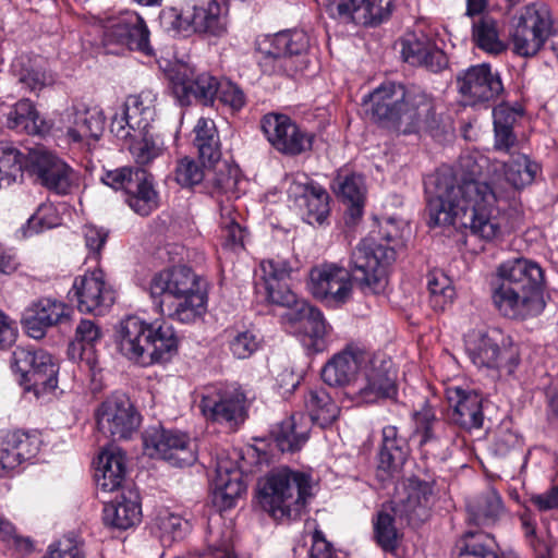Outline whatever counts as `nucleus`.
I'll list each match as a JSON object with an SVG mask.
<instances>
[{
  "label": "nucleus",
  "mask_w": 558,
  "mask_h": 558,
  "mask_svg": "<svg viewBox=\"0 0 558 558\" xmlns=\"http://www.w3.org/2000/svg\"><path fill=\"white\" fill-rule=\"evenodd\" d=\"M371 353L356 344H350L333 355L323 367L322 378L331 387L350 385L356 374L369 361Z\"/></svg>",
  "instance_id": "cd10ccee"
},
{
  "label": "nucleus",
  "mask_w": 558,
  "mask_h": 558,
  "mask_svg": "<svg viewBox=\"0 0 558 558\" xmlns=\"http://www.w3.org/2000/svg\"><path fill=\"white\" fill-rule=\"evenodd\" d=\"M403 498L397 502L395 509L404 515L410 523H420L427 519L433 499V488L429 483L418 478H411L404 485Z\"/></svg>",
  "instance_id": "7c9ffc66"
},
{
  "label": "nucleus",
  "mask_w": 558,
  "mask_h": 558,
  "mask_svg": "<svg viewBox=\"0 0 558 558\" xmlns=\"http://www.w3.org/2000/svg\"><path fill=\"white\" fill-rule=\"evenodd\" d=\"M193 20V7L190 5L182 10L169 8L163 10L160 15L161 24L167 31L183 35L194 33Z\"/></svg>",
  "instance_id": "6e6d98bb"
},
{
  "label": "nucleus",
  "mask_w": 558,
  "mask_h": 558,
  "mask_svg": "<svg viewBox=\"0 0 558 558\" xmlns=\"http://www.w3.org/2000/svg\"><path fill=\"white\" fill-rule=\"evenodd\" d=\"M267 300L271 304L286 307L287 311L299 307V303L304 300H299L296 294L287 286L286 281H279L276 284L268 283L265 286Z\"/></svg>",
  "instance_id": "69168bd1"
},
{
  "label": "nucleus",
  "mask_w": 558,
  "mask_h": 558,
  "mask_svg": "<svg viewBox=\"0 0 558 558\" xmlns=\"http://www.w3.org/2000/svg\"><path fill=\"white\" fill-rule=\"evenodd\" d=\"M157 95L149 89L130 95L121 111L110 123L111 133L120 140H130L129 150L138 166L149 165L162 155L163 141L155 132Z\"/></svg>",
  "instance_id": "39448f33"
},
{
  "label": "nucleus",
  "mask_w": 558,
  "mask_h": 558,
  "mask_svg": "<svg viewBox=\"0 0 558 558\" xmlns=\"http://www.w3.org/2000/svg\"><path fill=\"white\" fill-rule=\"evenodd\" d=\"M287 183L288 199L299 209L304 221L322 225L330 210L327 191L305 174L291 175L287 178Z\"/></svg>",
  "instance_id": "6ab92c4d"
},
{
  "label": "nucleus",
  "mask_w": 558,
  "mask_h": 558,
  "mask_svg": "<svg viewBox=\"0 0 558 558\" xmlns=\"http://www.w3.org/2000/svg\"><path fill=\"white\" fill-rule=\"evenodd\" d=\"M219 100L233 112H239L246 105V95L243 89L231 81H219Z\"/></svg>",
  "instance_id": "338daca9"
},
{
  "label": "nucleus",
  "mask_w": 558,
  "mask_h": 558,
  "mask_svg": "<svg viewBox=\"0 0 558 558\" xmlns=\"http://www.w3.org/2000/svg\"><path fill=\"white\" fill-rule=\"evenodd\" d=\"M429 227L457 226L490 241L500 234L501 194L488 182L440 167L426 182Z\"/></svg>",
  "instance_id": "f257e3e1"
},
{
  "label": "nucleus",
  "mask_w": 558,
  "mask_h": 558,
  "mask_svg": "<svg viewBox=\"0 0 558 558\" xmlns=\"http://www.w3.org/2000/svg\"><path fill=\"white\" fill-rule=\"evenodd\" d=\"M408 446L399 436L398 428L387 425L381 429V445L378 453V471L390 476L399 472L408 458Z\"/></svg>",
  "instance_id": "f704fd0d"
},
{
  "label": "nucleus",
  "mask_w": 558,
  "mask_h": 558,
  "mask_svg": "<svg viewBox=\"0 0 558 558\" xmlns=\"http://www.w3.org/2000/svg\"><path fill=\"white\" fill-rule=\"evenodd\" d=\"M415 424L414 435H420V446L437 440L435 427L438 423L435 411L428 407H423L413 414Z\"/></svg>",
  "instance_id": "bf43d9fd"
},
{
  "label": "nucleus",
  "mask_w": 558,
  "mask_h": 558,
  "mask_svg": "<svg viewBox=\"0 0 558 558\" xmlns=\"http://www.w3.org/2000/svg\"><path fill=\"white\" fill-rule=\"evenodd\" d=\"M27 172L49 193L65 196L78 187L76 171L57 155L35 149L28 154Z\"/></svg>",
  "instance_id": "f8f14e48"
},
{
  "label": "nucleus",
  "mask_w": 558,
  "mask_h": 558,
  "mask_svg": "<svg viewBox=\"0 0 558 558\" xmlns=\"http://www.w3.org/2000/svg\"><path fill=\"white\" fill-rule=\"evenodd\" d=\"M332 189L338 197L349 205V213L352 218L362 216V208L365 198L364 178L356 173H339L333 180Z\"/></svg>",
  "instance_id": "ea45409f"
},
{
  "label": "nucleus",
  "mask_w": 558,
  "mask_h": 558,
  "mask_svg": "<svg viewBox=\"0 0 558 558\" xmlns=\"http://www.w3.org/2000/svg\"><path fill=\"white\" fill-rule=\"evenodd\" d=\"M398 45L402 60L413 66H422L433 73L448 68L447 54L423 33H407Z\"/></svg>",
  "instance_id": "393cba45"
},
{
  "label": "nucleus",
  "mask_w": 558,
  "mask_h": 558,
  "mask_svg": "<svg viewBox=\"0 0 558 558\" xmlns=\"http://www.w3.org/2000/svg\"><path fill=\"white\" fill-rule=\"evenodd\" d=\"M116 342L122 355L143 365L167 362L178 350V337L172 326L148 324L135 315L119 323Z\"/></svg>",
  "instance_id": "0eeeda50"
},
{
  "label": "nucleus",
  "mask_w": 558,
  "mask_h": 558,
  "mask_svg": "<svg viewBox=\"0 0 558 558\" xmlns=\"http://www.w3.org/2000/svg\"><path fill=\"white\" fill-rule=\"evenodd\" d=\"M352 276L356 281V276L361 277L360 271H353L352 265L350 271L335 263H324L311 269L307 287L316 300L328 306L338 307L352 296ZM360 284L363 289H368Z\"/></svg>",
  "instance_id": "9b49d317"
},
{
  "label": "nucleus",
  "mask_w": 558,
  "mask_h": 558,
  "mask_svg": "<svg viewBox=\"0 0 558 558\" xmlns=\"http://www.w3.org/2000/svg\"><path fill=\"white\" fill-rule=\"evenodd\" d=\"M28 155L25 156L12 143L0 142V189L8 187L23 180L27 171Z\"/></svg>",
  "instance_id": "79ce46f5"
},
{
  "label": "nucleus",
  "mask_w": 558,
  "mask_h": 558,
  "mask_svg": "<svg viewBox=\"0 0 558 558\" xmlns=\"http://www.w3.org/2000/svg\"><path fill=\"white\" fill-rule=\"evenodd\" d=\"M457 88L470 105L494 101L504 93L500 74L490 64L471 65L460 71L456 77Z\"/></svg>",
  "instance_id": "4be33fe9"
},
{
  "label": "nucleus",
  "mask_w": 558,
  "mask_h": 558,
  "mask_svg": "<svg viewBox=\"0 0 558 558\" xmlns=\"http://www.w3.org/2000/svg\"><path fill=\"white\" fill-rule=\"evenodd\" d=\"M141 168L134 167H121L114 170L106 171L101 178V181L116 191H123L124 193L133 182L134 177L137 172H141Z\"/></svg>",
  "instance_id": "774afa93"
},
{
  "label": "nucleus",
  "mask_w": 558,
  "mask_h": 558,
  "mask_svg": "<svg viewBox=\"0 0 558 558\" xmlns=\"http://www.w3.org/2000/svg\"><path fill=\"white\" fill-rule=\"evenodd\" d=\"M216 473L213 502L220 510H226L234 506L235 500L245 493L246 487L242 481L241 471L228 461H219Z\"/></svg>",
  "instance_id": "473e14b6"
},
{
  "label": "nucleus",
  "mask_w": 558,
  "mask_h": 558,
  "mask_svg": "<svg viewBox=\"0 0 558 558\" xmlns=\"http://www.w3.org/2000/svg\"><path fill=\"white\" fill-rule=\"evenodd\" d=\"M201 410L207 418L235 429L246 417L245 396L234 386H208L202 396Z\"/></svg>",
  "instance_id": "dca6fc26"
},
{
  "label": "nucleus",
  "mask_w": 558,
  "mask_h": 558,
  "mask_svg": "<svg viewBox=\"0 0 558 558\" xmlns=\"http://www.w3.org/2000/svg\"><path fill=\"white\" fill-rule=\"evenodd\" d=\"M58 226V217L51 206H40L37 211L22 227L24 236L40 233Z\"/></svg>",
  "instance_id": "e2e57ef3"
},
{
  "label": "nucleus",
  "mask_w": 558,
  "mask_h": 558,
  "mask_svg": "<svg viewBox=\"0 0 558 558\" xmlns=\"http://www.w3.org/2000/svg\"><path fill=\"white\" fill-rule=\"evenodd\" d=\"M208 174L207 169L186 156L178 160L174 169V180L182 187H193L206 179Z\"/></svg>",
  "instance_id": "13d9d810"
},
{
  "label": "nucleus",
  "mask_w": 558,
  "mask_h": 558,
  "mask_svg": "<svg viewBox=\"0 0 558 558\" xmlns=\"http://www.w3.org/2000/svg\"><path fill=\"white\" fill-rule=\"evenodd\" d=\"M308 49L310 37L302 29L282 31L258 44V51L264 56V60H282V65L294 72L307 68Z\"/></svg>",
  "instance_id": "a211bd4d"
},
{
  "label": "nucleus",
  "mask_w": 558,
  "mask_h": 558,
  "mask_svg": "<svg viewBox=\"0 0 558 558\" xmlns=\"http://www.w3.org/2000/svg\"><path fill=\"white\" fill-rule=\"evenodd\" d=\"M259 347V340L251 330L235 331L229 341V349L236 359H247Z\"/></svg>",
  "instance_id": "0e129e2a"
},
{
  "label": "nucleus",
  "mask_w": 558,
  "mask_h": 558,
  "mask_svg": "<svg viewBox=\"0 0 558 558\" xmlns=\"http://www.w3.org/2000/svg\"><path fill=\"white\" fill-rule=\"evenodd\" d=\"M227 13L226 4L211 0L207 7L193 5V27L194 33L207 34L220 37L227 33Z\"/></svg>",
  "instance_id": "58836bf2"
},
{
  "label": "nucleus",
  "mask_w": 558,
  "mask_h": 558,
  "mask_svg": "<svg viewBox=\"0 0 558 558\" xmlns=\"http://www.w3.org/2000/svg\"><path fill=\"white\" fill-rule=\"evenodd\" d=\"M70 312L63 302L52 298H41L25 310L22 324L29 337L41 339L47 329L68 320Z\"/></svg>",
  "instance_id": "bb28decb"
},
{
  "label": "nucleus",
  "mask_w": 558,
  "mask_h": 558,
  "mask_svg": "<svg viewBox=\"0 0 558 558\" xmlns=\"http://www.w3.org/2000/svg\"><path fill=\"white\" fill-rule=\"evenodd\" d=\"M38 451L36 436L20 430L0 433V477L36 457Z\"/></svg>",
  "instance_id": "c756f323"
},
{
  "label": "nucleus",
  "mask_w": 558,
  "mask_h": 558,
  "mask_svg": "<svg viewBox=\"0 0 558 558\" xmlns=\"http://www.w3.org/2000/svg\"><path fill=\"white\" fill-rule=\"evenodd\" d=\"M281 318L283 323L296 326L311 339H319L326 335V322L322 312L305 301L299 303L298 308L286 311Z\"/></svg>",
  "instance_id": "4c0bfd02"
},
{
  "label": "nucleus",
  "mask_w": 558,
  "mask_h": 558,
  "mask_svg": "<svg viewBox=\"0 0 558 558\" xmlns=\"http://www.w3.org/2000/svg\"><path fill=\"white\" fill-rule=\"evenodd\" d=\"M551 28L553 21L546 10L525 7L511 21L510 40L513 52L523 58L534 57L549 38Z\"/></svg>",
  "instance_id": "4468645a"
},
{
  "label": "nucleus",
  "mask_w": 558,
  "mask_h": 558,
  "mask_svg": "<svg viewBox=\"0 0 558 558\" xmlns=\"http://www.w3.org/2000/svg\"><path fill=\"white\" fill-rule=\"evenodd\" d=\"M313 487L310 473L275 468L258 482L259 504L277 521H295L306 512L314 497Z\"/></svg>",
  "instance_id": "423d86ee"
},
{
  "label": "nucleus",
  "mask_w": 558,
  "mask_h": 558,
  "mask_svg": "<svg viewBox=\"0 0 558 558\" xmlns=\"http://www.w3.org/2000/svg\"><path fill=\"white\" fill-rule=\"evenodd\" d=\"M171 88L181 106H189L194 100L204 105H213L219 90V80L210 73H196L195 69L181 64L173 70Z\"/></svg>",
  "instance_id": "412c9836"
},
{
  "label": "nucleus",
  "mask_w": 558,
  "mask_h": 558,
  "mask_svg": "<svg viewBox=\"0 0 558 558\" xmlns=\"http://www.w3.org/2000/svg\"><path fill=\"white\" fill-rule=\"evenodd\" d=\"M521 527L529 545L535 551L536 558L544 556H553L548 545L537 534V524L535 518L529 510H524L520 514Z\"/></svg>",
  "instance_id": "680f3d73"
},
{
  "label": "nucleus",
  "mask_w": 558,
  "mask_h": 558,
  "mask_svg": "<svg viewBox=\"0 0 558 558\" xmlns=\"http://www.w3.org/2000/svg\"><path fill=\"white\" fill-rule=\"evenodd\" d=\"M311 421L322 428L331 425L340 415V407L324 388L311 389L305 397Z\"/></svg>",
  "instance_id": "a19ab883"
},
{
  "label": "nucleus",
  "mask_w": 558,
  "mask_h": 558,
  "mask_svg": "<svg viewBox=\"0 0 558 558\" xmlns=\"http://www.w3.org/2000/svg\"><path fill=\"white\" fill-rule=\"evenodd\" d=\"M365 112L381 128L409 135L437 126L434 98L418 87L385 83L363 98Z\"/></svg>",
  "instance_id": "f03ea898"
},
{
  "label": "nucleus",
  "mask_w": 558,
  "mask_h": 558,
  "mask_svg": "<svg viewBox=\"0 0 558 558\" xmlns=\"http://www.w3.org/2000/svg\"><path fill=\"white\" fill-rule=\"evenodd\" d=\"M11 368L19 374V383L36 398L44 397L58 387L59 367L51 354L43 349L16 347L11 356Z\"/></svg>",
  "instance_id": "9d476101"
},
{
  "label": "nucleus",
  "mask_w": 558,
  "mask_h": 558,
  "mask_svg": "<svg viewBox=\"0 0 558 558\" xmlns=\"http://www.w3.org/2000/svg\"><path fill=\"white\" fill-rule=\"evenodd\" d=\"M498 274L500 284L494 291L493 301L504 316L525 319L543 312L544 274L537 263L525 258L508 260L499 266Z\"/></svg>",
  "instance_id": "20e7f679"
},
{
  "label": "nucleus",
  "mask_w": 558,
  "mask_h": 558,
  "mask_svg": "<svg viewBox=\"0 0 558 558\" xmlns=\"http://www.w3.org/2000/svg\"><path fill=\"white\" fill-rule=\"evenodd\" d=\"M73 126L69 128L68 136L74 143L96 142L104 132L105 118L98 107H87L83 104L72 107Z\"/></svg>",
  "instance_id": "72a5a7b5"
},
{
  "label": "nucleus",
  "mask_w": 558,
  "mask_h": 558,
  "mask_svg": "<svg viewBox=\"0 0 558 558\" xmlns=\"http://www.w3.org/2000/svg\"><path fill=\"white\" fill-rule=\"evenodd\" d=\"M7 124L10 129L24 131L32 135L46 131L45 121L29 99H22L10 109Z\"/></svg>",
  "instance_id": "a18cd8bd"
},
{
  "label": "nucleus",
  "mask_w": 558,
  "mask_h": 558,
  "mask_svg": "<svg viewBox=\"0 0 558 558\" xmlns=\"http://www.w3.org/2000/svg\"><path fill=\"white\" fill-rule=\"evenodd\" d=\"M402 230L392 218L386 219L377 231H372L355 247L351 255L356 279L373 293L385 290L388 283V267L396 259V248L402 245Z\"/></svg>",
  "instance_id": "6e6552de"
},
{
  "label": "nucleus",
  "mask_w": 558,
  "mask_h": 558,
  "mask_svg": "<svg viewBox=\"0 0 558 558\" xmlns=\"http://www.w3.org/2000/svg\"><path fill=\"white\" fill-rule=\"evenodd\" d=\"M104 39L107 45H119L145 54L151 53L149 31L136 12L128 11L111 20L105 28Z\"/></svg>",
  "instance_id": "5701e85b"
},
{
  "label": "nucleus",
  "mask_w": 558,
  "mask_h": 558,
  "mask_svg": "<svg viewBox=\"0 0 558 558\" xmlns=\"http://www.w3.org/2000/svg\"><path fill=\"white\" fill-rule=\"evenodd\" d=\"M70 300L76 303L81 313L104 315L114 303L112 287L107 283L100 269L77 276L69 292Z\"/></svg>",
  "instance_id": "aec40b11"
},
{
  "label": "nucleus",
  "mask_w": 558,
  "mask_h": 558,
  "mask_svg": "<svg viewBox=\"0 0 558 558\" xmlns=\"http://www.w3.org/2000/svg\"><path fill=\"white\" fill-rule=\"evenodd\" d=\"M308 438V429L299 426L295 416L282 422L275 433V441L282 452H294L301 449Z\"/></svg>",
  "instance_id": "3c124183"
},
{
  "label": "nucleus",
  "mask_w": 558,
  "mask_h": 558,
  "mask_svg": "<svg viewBox=\"0 0 558 558\" xmlns=\"http://www.w3.org/2000/svg\"><path fill=\"white\" fill-rule=\"evenodd\" d=\"M206 189L210 194L235 193L239 183V169L228 163H222L214 171L207 169Z\"/></svg>",
  "instance_id": "603ef678"
},
{
  "label": "nucleus",
  "mask_w": 558,
  "mask_h": 558,
  "mask_svg": "<svg viewBox=\"0 0 558 558\" xmlns=\"http://www.w3.org/2000/svg\"><path fill=\"white\" fill-rule=\"evenodd\" d=\"M386 364L384 360L372 359L369 355V361L363 368V378L353 386L352 393L357 402L375 403L396 395L395 377Z\"/></svg>",
  "instance_id": "a878e982"
},
{
  "label": "nucleus",
  "mask_w": 558,
  "mask_h": 558,
  "mask_svg": "<svg viewBox=\"0 0 558 558\" xmlns=\"http://www.w3.org/2000/svg\"><path fill=\"white\" fill-rule=\"evenodd\" d=\"M144 452L153 459H162L173 466H190L197 459L196 445L185 434L150 426L143 433Z\"/></svg>",
  "instance_id": "ddd939ff"
},
{
  "label": "nucleus",
  "mask_w": 558,
  "mask_h": 558,
  "mask_svg": "<svg viewBox=\"0 0 558 558\" xmlns=\"http://www.w3.org/2000/svg\"><path fill=\"white\" fill-rule=\"evenodd\" d=\"M142 416L122 392H114L101 402L97 410V425L113 441L129 439L137 432Z\"/></svg>",
  "instance_id": "2eb2a0df"
},
{
  "label": "nucleus",
  "mask_w": 558,
  "mask_h": 558,
  "mask_svg": "<svg viewBox=\"0 0 558 558\" xmlns=\"http://www.w3.org/2000/svg\"><path fill=\"white\" fill-rule=\"evenodd\" d=\"M472 38L480 49L488 53L498 54L506 50V45L499 38L497 21L489 15H482L473 22Z\"/></svg>",
  "instance_id": "de8ad7c7"
},
{
  "label": "nucleus",
  "mask_w": 558,
  "mask_h": 558,
  "mask_svg": "<svg viewBox=\"0 0 558 558\" xmlns=\"http://www.w3.org/2000/svg\"><path fill=\"white\" fill-rule=\"evenodd\" d=\"M125 202L140 216H148L157 209L159 197L154 177L144 169L137 172L125 192Z\"/></svg>",
  "instance_id": "e433bc0d"
},
{
  "label": "nucleus",
  "mask_w": 558,
  "mask_h": 558,
  "mask_svg": "<svg viewBox=\"0 0 558 558\" xmlns=\"http://www.w3.org/2000/svg\"><path fill=\"white\" fill-rule=\"evenodd\" d=\"M193 132L195 134L193 145L199 158L209 163L218 161L221 157L220 138L214 120L199 118Z\"/></svg>",
  "instance_id": "37998d69"
},
{
  "label": "nucleus",
  "mask_w": 558,
  "mask_h": 558,
  "mask_svg": "<svg viewBox=\"0 0 558 558\" xmlns=\"http://www.w3.org/2000/svg\"><path fill=\"white\" fill-rule=\"evenodd\" d=\"M140 496L132 489L123 490L114 500L106 502L102 521L106 525L128 530L141 521Z\"/></svg>",
  "instance_id": "2f4dec72"
},
{
  "label": "nucleus",
  "mask_w": 558,
  "mask_h": 558,
  "mask_svg": "<svg viewBox=\"0 0 558 558\" xmlns=\"http://www.w3.org/2000/svg\"><path fill=\"white\" fill-rule=\"evenodd\" d=\"M262 130L271 146L287 156H298L313 147L314 134L301 129L290 117L268 113L262 119Z\"/></svg>",
  "instance_id": "f3484780"
},
{
  "label": "nucleus",
  "mask_w": 558,
  "mask_h": 558,
  "mask_svg": "<svg viewBox=\"0 0 558 558\" xmlns=\"http://www.w3.org/2000/svg\"><path fill=\"white\" fill-rule=\"evenodd\" d=\"M149 295L161 315L179 323H193L207 311L206 283L184 265L154 274Z\"/></svg>",
  "instance_id": "7ed1b4c3"
},
{
  "label": "nucleus",
  "mask_w": 558,
  "mask_h": 558,
  "mask_svg": "<svg viewBox=\"0 0 558 558\" xmlns=\"http://www.w3.org/2000/svg\"><path fill=\"white\" fill-rule=\"evenodd\" d=\"M465 351L477 367L495 369L500 376H512L519 365V352L510 337L499 329L474 330L465 337Z\"/></svg>",
  "instance_id": "1a4fd4ad"
},
{
  "label": "nucleus",
  "mask_w": 558,
  "mask_h": 558,
  "mask_svg": "<svg viewBox=\"0 0 558 558\" xmlns=\"http://www.w3.org/2000/svg\"><path fill=\"white\" fill-rule=\"evenodd\" d=\"M504 512L499 494L490 489L468 502L469 520L476 525H490Z\"/></svg>",
  "instance_id": "c03bdc74"
},
{
  "label": "nucleus",
  "mask_w": 558,
  "mask_h": 558,
  "mask_svg": "<svg viewBox=\"0 0 558 558\" xmlns=\"http://www.w3.org/2000/svg\"><path fill=\"white\" fill-rule=\"evenodd\" d=\"M446 397L452 408L450 420L465 430L483 427V397L475 390L451 386L446 389Z\"/></svg>",
  "instance_id": "c85d7f7f"
},
{
  "label": "nucleus",
  "mask_w": 558,
  "mask_h": 558,
  "mask_svg": "<svg viewBox=\"0 0 558 558\" xmlns=\"http://www.w3.org/2000/svg\"><path fill=\"white\" fill-rule=\"evenodd\" d=\"M125 454L116 447L104 450L98 457L95 478L98 487L113 492L121 487L125 477Z\"/></svg>",
  "instance_id": "c9c22d12"
},
{
  "label": "nucleus",
  "mask_w": 558,
  "mask_h": 558,
  "mask_svg": "<svg viewBox=\"0 0 558 558\" xmlns=\"http://www.w3.org/2000/svg\"><path fill=\"white\" fill-rule=\"evenodd\" d=\"M494 547V539L481 532L465 533L456 545L459 558H498Z\"/></svg>",
  "instance_id": "8fccbe9b"
},
{
  "label": "nucleus",
  "mask_w": 558,
  "mask_h": 558,
  "mask_svg": "<svg viewBox=\"0 0 558 558\" xmlns=\"http://www.w3.org/2000/svg\"><path fill=\"white\" fill-rule=\"evenodd\" d=\"M521 527L529 545L535 551L536 558L544 556H553L548 545L537 534V524L535 518L529 510H524L520 514Z\"/></svg>",
  "instance_id": "052dcab7"
},
{
  "label": "nucleus",
  "mask_w": 558,
  "mask_h": 558,
  "mask_svg": "<svg viewBox=\"0 0 558 558\" xmlns=\"http://www.w3.org/2000/svg\"><path fill=\"white\" fill-rule=\"evenodd\" d=\"M325 7L333 19L373 26L389 17L392 0H326Z\"/></svg>",
  "instance_id": "b1692460"
},
{
  "label": "nucleus",
  "mask_w": 558,
  "mask_h": 558,
  "mask_svg": "<svg viewBox=\"0 0 558 558\" xmlns=\"http://www.w3.org/2000/svg\"><path fill=\"white\" fill-rule=\"evenodd\" d=\"M12 71L22 88L28 92L37 93L52 82V77L37 60L16 59Z\"/></svg>",
  "instance_id": "49530a36"
},
{
  "label": "nucleus",
  "mask_w": 558,
  "mask_h": 558,
  "mask_svg": "<svg viewBox=\"0 0 558 558\" xmlns=\"http://www.w3.org/2000/svg\"><path fill=\"white\" fill-rule=\"evenodd\" d=\"M427 289L429 302L435 310L444 311L454 298V289L449 277L441 271H432L427 275Z\"/></svg>",
  "instance_id": "864d4df0"
},
{
  "label": "nucleus",
  "mask_w": 558,
  "mask_h": 558,
  "mask_svg": "<svg viewBox=\"0 0 558 558\" xmlns=\"http://www.w3.org/2000/svg\"><path fill=\"white\" fill-rule=\"evenodd\" d=\"M374 537L377 544L386 551H392L397 547L398 531L395 526V518L391 513L381 510L374 520Z\"/></svg>",
  "instance_id": "5fc2aeb1"
},
{
  "label": "nucleus",
  "mask_w": 558,
  "mask_h": 558,
  "mask_svg": "<svg viewBox=\"0 0 558 558\" xmlns=\"http://www.w3.org/2000/svg\"><path fill=\"white\" fill-rule=\"evenodd\" d=\"M539 166L530 160L527 156L521 155L504 163L505 180L514 189L521 190L530 185L537 172Z\"/></svg>",
  "instance_id": "09e8293b"
},
{
  "label": "nucleus",
  "mask_w": 558,
  "mask_h": 558,
  "mask_svg": "<svg viewBox=\"0 0 558 558\" xmlns=\"http://www.w3.org/2000/svg\"><path fill=\"white\" fill-rule=\"evenodd\" d=\"M260 269L263 272V280L265 286L268 283L276 284L279 281H287L291 278L293 271L298 269L291 260L282 257L275 256L260 262Z\"/></svg>",
  "instance_id": "4d7b16f0"
}]
</instances>
